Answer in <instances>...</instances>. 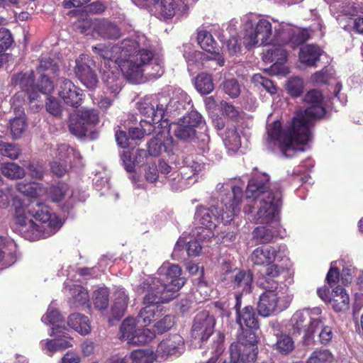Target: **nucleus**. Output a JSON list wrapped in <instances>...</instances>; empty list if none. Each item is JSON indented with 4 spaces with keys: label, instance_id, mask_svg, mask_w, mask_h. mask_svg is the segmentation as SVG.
Segmentation results:
<instances>
[{
    "label": "nucleus",
    "instance_id": "obj_36",
    "mask_svg": "<svg viewBox=\"0 0 363 363\" xmlns=\"http://www.w3.org/2000/svg\"><path fill=\"white\" fill-rule=\"evenodd\" d=\"M120 48L117 46L111 47L110 45H106L102 43L92 47L93 52L99 55L102 59L108 62H114L115 63L116 60L121 59V57H116L113 55L114 52H118Z\"/></svg>",
    "mask_w": 363,
    "mask_h": 363
},
{
    "label": "nucleus",
    "instance_id": "obj_5",
    "mask_svg": "<svg viewBox=\"0 0 363 363\" xmlns=\"http://www.w3.org/2000/svg\"><path fill=\"white\" fill-rule=\"evenodd\" d=\"M181 274L182 269L178 264L164 262L158 269L157 276L149 277L141 283L154 284L150 286L158 289L155 291L173 300L177 297V292L185 284L186 280Z\"/></svg>",
    "mask_w": 363,
    "mask_h": 363
},
{
    "label": "nucleus",
    "instance_id": "obj_13",
    "mask_svg": "<svg viewBox=\"0 0 363 363\" xmlns=\"http://www.w3.org/2000/svg\"><path fill=\"white\" fill-rule=\"evenodd\" d=\"M272 35L271 23L264 18H260L255 24V28L252 26L250 29H246L243 38L244 44L246 48H251L257 43L260 45L270 44Z\"/></svg>",
    "mask_w": 363,
    "mask_h": 363
},
{
    "label": "nucleus",
    "instance_id": "obj_18",
    "mask_svg": "<svg viewBox=\"0 0 363 363\" xmlns=\"http://www.w3.org/2000/svg\"><path fill=\"white\" fill-rule=\"evenodd\" d=\"M303 101L308 104L304 110L303 116L309 121V127L312 125V121L322 118L326 113L323 106V96L322 93L317 89L309 90L304 96Z\"/></svg>",
    "mask_w": 363,
    "mask_h": 363
},
{
    "label": "nucleus",
    "instance_id": "obj_63",
    "mask_svg": "<svg viewBox=\"0 0 363 363\" xmlns=\"http://www.w3.org/2000/svg\"><path fill=\"white\" fill-rule=\"evenodd\" d=\"M253 79L259 83L271 94L277 93V87L269 79L264 77L261 74H255Z\"/></svg>",
    "mask_w": 363,
    "mask_h": 363
},
{
    "label": "nucleus",
    "instance_id": "obj_12",
    "mask_svg": "<svg viewBox=\"0 0 363 363\" xmlns=\"http://www.w3.org/2000/svg\"><path fill=\"white\" fill-rule=\"evenodd\" d=\"M205 122L201 115L196 111H191L180 119L179 123L170 125L169 130L174 135L184 141H189L196 137V128H203Z\"/></svg>",
    "mask_w": 363,
    "mask_h": 363
},
{
    "label": "nucleus",
    "instance_id": "obj_40",
    "mask_svg": "<svg viewBox=\"0 0 363 363\" xmlns=\"http://www.w3.org/2000/svg\"><path fill=\"white\" fill-rule=\"evenodd\" d=\"M68 186L65 183L51 185L47 190L48 197L55 203H58L65 199Z\"/></svg>",
    "mask_w": 363,
    "mask_h": 363
},
{
    "label": "nucleus",
    "instance_id": "obj_35",
    "mask_svg": "<svg viewBox=\"0 0 363 363\" xmlns=\"http://www.w3.org/2000/svg\"><path fill=\"white\" fill-rule=\"evenodd\" d=\"M277 342L272 345L274 350L277 352L286 355L294 350V342L293 339L287 335H277Z\"/></svg>",
    "mask_w": 363,
    "mask_h": 363
},
{
    "label": "nucleus",
    "instance_id": "obj_31",
    "mask_svg": "<svg viewBox=\"0 0 363 363\" xmlns=\"http://www.w3.org/2000/svg\"><path fill=\"white\" fill-rule=\"evenodd\" d=\"M292 26L281 23L278 28L274 29V35L271 39L270 44H277V45L284 46L289 45L291 36Z\"/></svg>",
    "mask_w": 363,
    "mask_h": 363
},
{
    "label": "nucleus",
    "instance_id": "obj_58",
    "mask_svg": "<svg viewBox=\"0 0 363 363\" xmlns=\"http://www.w3.org/2000/svg\"><path fill=\"white\" fill-rule=\"evenodd\" d=\"M220 106L223 113L233 121H238L240 119L239 111L231 104L222 101Z\"/></svg>",
    "mask_w": 363,
    "mask_h": 363
},
{
    "label": "nucleus",
    "instance_id": "obj_2",
    "mask_svg": "<svg viewBox=\"0 0 363 363\" xmlns=\"http://www.w3.org/2000/svg\"><path fill=\"white\" fill-rule=\"evenodd\" d=\"M243 199V190L238 186H232L231 191L221 198V206H212L209 208L199 206L195 213V220L201 225L197 228L198 239L202 240L199 234L204 233L203 239L213 236V230L220 223H230L240 211Z\"/></svg>",
    "mask_w": 363,
    "mask_h": 363
},
{
    "label": "nucleus",
    "instance_id": "obj_39",
    "mask_svg": "<svg viewBox=\"0 0 363 363\" xmlns=\"http://www.w3.org/2000/svg\"><path fill=\"white\" fill-rule=\"evenodd\" d=\"M1 172L5 177L17 179L25 175V170L23 167L14 162H6L1 164Z\"/></svg>",
    "mask_w": 363,
    "mask_h": 363
},
{
    "label": "nucleus",
    "instance_id": "obj_7",
    "mask_svg": "<svg viewBox=\"0 0 363 363\" xmlns=\"http://www.w3.org/2000/svg\"><path fill=\"white\" fill-rule=\"evenodd\" d=\"M150 285L155 284L148 283L143 284L141 283L138 288V291L144 294L143 298L144 307L140 310L138 321L143 324L144 326L149 325L162 315L161 304L172 301L169 298L153 290L155 289L154 287L150 286Z\"/></svg>",
    "mask_w": 363,
    "mask_h": 363
},
{
    "label": "nucleus",
    "instance_id": "obj_29",
    "mask_svg": "<svg viewBox=\"0 0 363 363\" xmlns=\"http://www.w3.org/2000/svg\"><path fill=\"white\" fill-rule=\"evenodd\" d=\"M12 107H13L16 117L10 121L11 133L13 138H18L27 126L26 117L23 109L20 107H14V104Z\"/></svg>",
    "mask_w": 363,
    "mask_h": 363
},
{
    "label": "nucleus",
    "instance_id": "obj_17",
    "mask_svg": "<svg viewBox=\"0 0 363 363\" xmlns=\"http://www.w3.org/2000/svg\"><path fill=\"white\" fill-rule=\"evenodd\" d=\"M290 301H284L273 290L263 292L257 303V312L263 317H268L274 312L282 311L289 306Z\"/></svg>",
    "mask_w": 363,
    "mask_h": 363
},
{
    "label": "nucleus",
    "instance_id": "obj_64",
    "mask_svg": "<svg viewBox=\"0 0 363 363\" xmlns=\"http://www.w3.org/2000/svg\"><path fill=\"white\" fill-rule=\"evenodd\" d=\"M230 55H235L240 52V39L237 36L230 37L225 43Z\"/></svg>",
    "mask_w": 363,
    "mask_h": 363
},
{
    "label": "nucleus",
    "instance_id": "obj_59",
    "mask_svg": "<svg viewBox=\"0 0 363 363\" xmlns=\"http://www.w3.org/2000/svg\"><path fill=\"white\" fill-rule=\"evenodd\" d=\"M153 52L147 49H141L133 57V59L137 61L143 69L147 66L150 61L153 59Z\"/></svg>",
    "mask_w": 363,
    "mask_h": 363
},
{
    "label": "nucleus",
    "instance_id": "obj_55",
    "mask_svg": "<svg viewBox=\"0 0 363 363\" xmlns=\"http://www.w3.org/2000/svg\"><path fill=\"white\" fill-rule=\"evenodd\" d=\"M116 140L118 145L122 148L133 149L137 143H133L130 138L129 134L123 130H118L116 133Z\"/></svg>",
    "mask_w": 363,
    "mask_h": 363
},
{
    "label": "nucleus",
    "instance_id": "obj_37",
    "mask_svg": "<svg viewBox=\"0 0 363 363\" xmlns=\"http://www.w3.org/2000/svg\"><path fill=\"white\" fill-rule=\"evenodd\" d=\"M94 308L103 311L107 308L109 303V290L106 287H101L93 293Z\"/></svg>",
    "mask_w": 363,
    "mask_h": 363
},
{
    "label": "nucleus",
    "instance_id": "obj_6",
    "mask_svg": "<svg viewBox=\"0 0 363 363\" xmlns=\"http://www.w3.org/2000/svg\"><path fill=\"white\" fill-rule=\"evenodd\" d=\"M184 109V104L177 98H170L168 95L158 94L146 97L139 104L142 114L152 117V121H166L167 116H177Z\"/></svg>",
    "mask_w": 363,
    "mask_h": 363
},
{
    "label": "nucleus",
    "instance_id": "obj_26",
    "mask_svg": "<svg viewBox=\"0 0 363 363\" xmlns=\"http://www.w3.org/2000/svg\"><path fill=\"white\" fill-rule=\"evenodd\" d=\"M25 210L28 214L36 220L44 223H49L51 225L52 215L50 208L44 203L33 200L27 205Z\"/></svg>",
    "mask_w": 363,
    "mask_h": 363
},
{
    "label": "nucleus",
    "instance_id": "obj_33",
    "mask_svg": "<svg viewBox=\"0 0 363 363\" xmlns=\"http://www.w3.org/2000/svg\"><path fill=\"white\" fill-rule=\"evenodd\" d=\"M57 157L66 164H72L82 158L80 152L67 144H60L57 147Z\"/></svg>",
    "mask_w": 363,
    "mask_h": 363
},
{
    "label": "nucleus",
    "instance_id": "obj_53",
    "mask_svg": "<svg viewBox=\"0 0 363 363\" xmlns=\"http://www.w3.org/2000/svg\"><path fill=\"white\" fill-rule=\"evenodd\" d=\"M223 90L230 97L237 98L240 94V86L236 79H230L225 81Z\"/></svg>",
    "mask_w": 363,
    "mask_h": 363
},
{
    "label": "nucleus",
    "instance_id": "obj_27",
    "mask_svg": "<svg viewBox=\"0 0 363 363\" xmlns=\"http://www.w3.org/2000/svg\"><path fill=\"white\" fill-rule=\"evenodd\" d=\"M271 47L264 51L262 60L266 63L273 62V66L283 65L287 60L288 53L282 46L270 44Z\"/></svg>",
    "mask_w": 363,
    "mask_h": 363
},
{
    "label": "nucleus",
    "instance_id": "obj_60",
    "mask_svg": "<svg viewBox=\"0 0 363 363\" xmlns=\"http://www.w3.org/2000/svg\"><path fill=\"white\" fill-rule=\"evenodd\" d=\"M174 323L172 317L167 315L155 323V328L158 333L162 334L172 328Z\"/></svg>",
    "mask_w": 363,
    "mask_h": 363
},
{
    "label": "nucleus",
    "instance_id": "obj_23",
    "mask_svg": "<svg viewBox=\"0 0 363 363\" xmlns=\"http://www.w3.org/2000/svg\"><path fill=\"white\" fill-rule=\"evenodd\" d=\"M277 250L271 245H263L255 248L250 257L254 265L269 266L274 264Z\"/></svg>",
    "mask_w": 363,
    "mask_h": 363
},
{
    "label": "nucleus",
    "instance_id": "obj_4",
    "mask_svg": "<svg viewBox=\"0 0 363 363\" xmlns=\"http://www.w3.org/2000/svg\"><path fill=\"white\" fill-rule=\"evenodd\" d=\"M267 134L268 147L278 143L280 151L286 157L290 150L303 152L304 148L297 146L307 144L311 138L309 121L303 116L294 117L290 127L285 130H282L280 121H274L267 126Z\"/></svg>",
    "mask_w": 363,
    "mask_h": 363
},
{
    "label": "nucleus",
    "instance_id": "obj_50",
    "mask_svg": "<svg viewBox=\"0 0 363 363\" xmlns=\"http://www.w3.org/2000/svg\"><path fill=\"white\" fill-rule=\"evenodd\" d=\"M122 80L117 77L113 72L108 74L105 80L107 90L114 95L120 92L122 89Z\"/></svg>",
    "mask_w": 363,
    "mask_h": 363
},
{
    "label": "nucleus",
    "instance_id": "obj_22",
    "mask_svg": "<svg viewBox=\"0 0 363 363\" xmlns=\"http://www.w3.org/2000/svg\"><path fill=\"white\" fill-rule=\"evenodd\" d=\"M116 64L121 70L123 76L130 82L138 83L143 77L144 69L134 59L123 58L116 60Z\"/></svg>",
    "mask_w": 363,
    "mask_h": 363
},
{
    "label": "nucleus",
    "instance_id": "obj_54",
    "mask_svg": "<svg viewBox=\"0 0 363 363\" xmlns=\"http://www.w3.org/2000/svg\"><path fill=\"white\" fill-rule=\"evenodd\" d=\"M257 281L260 287L264 289L265 291H268V290H273L276 291L281 280H276L262 274L258 277Z\"/></svg>",
    "mask_w": 363,
    "mask_h": 363
},
{
    "label": "nucleus",
    "instance_id": "obj_41",
    "mask_svg": "<svg viewBox=\"0 0 363 363\" xmlns=\"http://www.w3.org/2000/svg\"><path fill=\"white\" fill-rule=\"evenodd\" d=\"M135 319L133 318H127L121 323L120 326V338L130 340L133 335L137 332Z\"/></svg>",
    "mask_w": 363,
    "mask_h": 363
},
{
    "label": "nucleus",
    "instance_id": "obj_10",
    "mask_svg": "<svg viewBox=\"0 0 363 363\" xmlns=\"http://www.w3.org/2000/svg\"><path fill=\"white\" fill-rule=\"evenodd\" d=\"M150 11L160 19L168 20L176 16L180 18L188 13L186 0H144Z\"/></svg>",
    "mask_w": 363,
    "mask_h": 363
},
{
    "label": "nucleus",
    "instance_id": "obj_14",
    "mask_svg": "<svg viewBox=\"0 0 363 363\" xmlns=\"http://www.w3.org/2000/svg\"><path fill=\"white\" fill-rule=\"evenodd\" d=\"M26 211L22 207H16L12 228L25 239L34 240L40 236L41 230L32 219L26 216Z\"/></svg>",
    "mask_w": 363,
    "mask_h": 363
},
{
    "label": "nucleus",
    "instance_id": "obj_30",
    "mask_svg": "<svg viewBox=\"0 0 363 363\" xmlns=\"http://www.w3.org/2000/svg\"><path fill=\"white\" fill-rule=\"evenodd\" d=\"M67 323L70 328L82 335H86L91 332L88 317L81 313H76L69 315Z\"/></svg>",
    "mask_w": 363,
    "mask_h": 363
},
{
    "label": "nucleus",
    "instance_id": "obj_34",
    "mask_svg": "<svg viewBox=\"0 0 363 363\" xmlns=\"http://www.w3.org/2000/svg\"><path fill=\"white\" fill-rule=\"evenodd\" d=\"M195 87L201 94H208L214 89L212 75L207 73L199 74L195 79Z\"/></svg>",
    "mask_w": 363,
    "mask_h": 363
},
{
    "label": "nucleus",
    "instance_id": "obj_56",
    "mask_svg": "<svg viewBox=\"0 0 363 363\" xmlns=\"http://www.w3.org/2000/svg\"><path fill=\"white\" fill-rule=\"evenodd\" d=\"M13 43V38L11 31L5 28H0V53L8 50Z\"/></svg>",
    "mask_w": 363,
    "mask_h": 363
},
{
    "label": "nucleus",
    "instance_id": "obj_44",
    "mask_svg": "<svg viewBox=\"0 0 363 363\" xmlns=\"http://www.w3.org/2000/svg\"><path fill=\"white\" fill-rule=\"evenodd\" d=\"M36 71L40 74H45L46 72L51 74H56L59 71V67L51 57H43L40 60Z\"/></svg>",
    "mask_w": 363,
    "mask_h": 363
},
{
    "label": "nucleus",
    "instance_id": "obj_45",
    "mask_svg": "<svg viewBox=\"0 0 363 363\" xmlns=\"http://www.w3.org/2000/svg\"><path fill=\"white\" fill-rule=\"evenodd\" d=\"M286 89L292 97L301 96L303 90V82L301 78L296 77L287 81Z\"/></svg>",
    "mask_w": 363,
    "mask_h": 363
},
{
    "label": "nucleus",
    "instance_id": "obj_8",
    "mask_svg": "<svg viewBox=\"0 0 363 363\" xmlns=\"http://www.w3.org/2000/svg\"><path fill=\"white\" fill-rule=\"evenodd\" d=\"M321 314L322 309L320 307L296 311L291 318L293 334L303 333V343L310 345L315 329L323 323Z\"/></svg>",
    "mask_w": 363,
    "mask_h": 363
},
{
    "label": "nucleus",
    "instance_id": "obj_51",
    "mask_svg": "<svg viewBox=\"0 0 363 363\" xmlns=\"http://www.w3.org/2000/svg\"><path fill=\"white\" fill-rule=\"evenodd\" d=\"M72 344L67 339H53L48 340L45 344V348L50 352L58 350H64L71 347Z\"/></svg>",
    "mask_w": 363,
    "mask_h": 363
},
{
    "label": "nucleus",
    "instance_id": "obj_19",
    "mask_svg": "<svg viewBox=\"0 0 363 363\" xmlns=\"http://www.w3.org/2000/svg\"><path fill=\"white\" fill-rule=\"evenodd\" d=\"M184 338L179 334L169 335L157 347L156 357L166 359L169 357H179L184 350Z\"/></svg>",
    "mask_w": 363,
    "mask_h": 363
},
{
    "label": "nucleus",
    "instance_id": "obj_15",
    "mask_svg": "<svg viewBox=\"0 0 363 363\" xmlns=\"http://www.w3.org/2000/svg\"><path fill=\"white\" fill-rule=\"evenodd\" d=\"M215 325L216 319L209 311L204 310L199 312L194 318L191 330L192 338L204 342L213 334Z\"/></svg>",
    "mask_w": 363,
    "mask_h": 363
},
{
    "label": "nucleus",
    "instance_id": "obj_57",
    "mask_svg": "<svg viewBox=\"0 0 363 363\" xmlns=\"http://www.w3.org/2000/svg\"><path fill=\"white\" fill-rule=\"evenodd\" d=\"M45 108L53 116L60 117L62 115V106L59 101L53 96H50L47 99Z\"/></svg>",
    "mask_w": 363,
    "mask_h": 363
},
{
    "label": "nucleus",
    "instance_id": "obj_9",
    "mask_svg": "<svg viewBox=\"0 0 363 363\" xmlns=\"http://www.w3.org/2000/svg\"><path fill=\"white\" fill-rule=\"evenodd\" d=\"M220 281L225 287L232 289H242V292L250 293L252 289L253 275L248 270L233 268L231 262L224 261L221 263Z\"/></svg>",
    "mask_w": 363,
    "mask_h": 363
},
{
    "label": "nucleus",
    "instance_id": "obj_16",
    "mask_svg": "<svg viewBox=\"0 0 363 363\" xmlns=\"http://www.w3.org/2000/svg\"><path fill=\"white\" fill-rule=\"evenodd\" d=\"M74 71L77 77L88 89H94L98 84V77L94 69V62L86 55L82 54L76 60Z\"/></svg>",
    "mask_w": 363,
    "mask_h": 363
},
{
    "label": "nucleus",
    "instance_id": "obj_3",
    "mask_svg": "<svg viewBox=\"0 0 363 363\" xmlns=\"http://www.w3.org/2000/svg\"><path fill=\"white\" fill-rule=\"evenodd\" d=\"M235 323L239 325L237 341L230 347L232 363H253L257 358V330L259 322L255 309L248 305L235 313Z\"/></svg>",
    "mask_w": 363,
    "mask_h": 363
},
{
    "label": "nucleus",
    "instance_id": "obj_11",
    "mask_svg": "<svg viewBox=\"0 0 363 363\" xmlns=\"http://www.w3.org/2000/svg\"><path fill=\"white\" fill-rule=\"evenodd\" d=\"M99 122V113L93 108L79 110L69 118L68 128L69 132L77 137L83 138L87 132L94 128Z\"/></svg>",
    "mask_w": 363,
    "mask_h": 363
},
{
    "label": "nucleus",
    "instance_id": "obj_62",
    "mask_svg": "<svg viewBox=\"0 0 363 363\" xmlns=\"http://www.w3.org/2000/svg\"><path fill=\"white\" fill-rule=\"evenodd\" d=\"M149 330L145 329H138L137 332L133 335L130 340L129 341V344L140 345H145L149 341V336L146 334V333H149Z\"/></svg>",
    "mask_w": 363,
    "mask_h": 363
},
{
    "label": "nucleus",
    "instance_id": "obj_61",
    "mask_svg": "<svg viewBox=\"0 0 363 363\" xmlns=\"http://www.w3.org/2000/svg\"><path fill=\"white\" fill-rule=\"evenodd\" d=\"M95 20L84 19L82 21H79L77 28L82 34L91 35L95 36L94 33Z\"/></svg>",
    "mask_w": 363,
    "mask_h": 363
},
{
    "label": "nucleus",
    "instance_id": "obj_38",
    "mask_svg": "<svg viewBox=\"0 0 363 363\" xmlns=\"http://www.w3.org/2000/svg\"><path fill=\"white\" fill-rule=\"evenodd\" d=\"M197 42L201 48L206 52L214 51L218 45L211 33L206 30L198 32Z\"/></svg>",
    "mask_w": 363,
    "mask_h": 363
},
{
    "label": "nucleus",
    "instance_id": "obj_24",
    "mask_svg": "<svg viewBox=\"0 0 363 363\" xmlns=\"http://www.w3.org/2000/svg\"><path fill=\"white\" fill-rule=\"evenodd\" d=\"M94 33L104 39L117 40L121 36L118 26L106 19L95 20Z\"/></svg>",
    "mask_w": 363,
    "mask_h": 363
},
{
    "label": "nucleus",
    "instance_id": "obj_43",
    "mask_svg": "<svg viewBox=\"0 0 363 363\" xmlns=\"http://www.w3.org/2000/svg\"><path fill=\"white\" fill-rule=\"evenodd\" d=\"M16 189L22 194L31 198L37 197L41 191L40 184L36 182H19L16 185Z\"/></svg>",
    "mask_w": 363,
    "mask_h": 363
},
{
    "label": "nucleus",
    "instance_id": "obj_46",
    "mask_svg": "<svg viewBox=\"0 0 363 363\" xmlns=\"http://www.w3.org/2000/svg\"><path fill=\"white\" fill-rule=\"evenodd\" d=\"M53 82L47 74H40V77L35 84V91L40 92L45 95H50L54 91Z\"/></svg>",
    "mask_w": 363,
    "mask_h": 363
},
{
    "label": "nucleus",
    "instance_id": "obj_49",
    "mask_svg": "<svg viewBox=\"0 0 363 363\" xmlns=\"http://www.w3.org/2000/svg\"><path fill=\"white\" fill-rule=\"evenodd\" d=\"M162 133L159 131L155 137L147 143V152L152 157H157L162 151Z\"/></svg>",
    "mask_w": 363,
    "mask_h": 363
},
{
    "label": "nucleus",
    "instance_id": "obj_20",
    "mask_svg": "<svg viewBox=\"0 0 363 363\" xmlns=\"http://www.w3.org/2000/svg\"><path fill=\"white\" fill-rule=\"evenodd\" d=\"M58 95L64 103L73 108H78L82 102V91L70 79L61 78L58 82Z\"/></svg>",
    "mask_w": 363,
    "mask_h": 363
},
{
    "label": "nucleus",
    "instance_id": "obj_42",
    "mask_svg": "<svg viewBox=\"0 0 363 363\" xmlns=\"http://www.w3.org/2000/svg\"><path fill=\"white\" fill-rule=\"evenodd\" d=\"M309 38V33L307 29L292 26L291 36L289 41L291 48L294 49L303 44Z\"/></svg>",
    "mask_w": 363,
    "mask_h": 363
},
{
    "label": "nucleus",
    "instance_id": "obj_21",
    "mask_svg": "<svg viewBox=\"0 0 363 363\" xmlns=\"http://www.w3.org/2000/svg\"><path fill=\"white\" fill-rule=\"evenodd\" d=\"M11 84L27 92L30 101L36 100L39 96L35 91V75L33 70L14 74L11 78Z\"/></svg>",
    "mask_w": 363,
    "mask_h": 363
},
{
    "label": "nucleus",
    "instance_id": "obj_48",
    "mask_svg": "<svg viewBox=\"0 0 363 363\" xmlns=\"http://www.w3.org/2000/svg\"><path fill=\"white\" fill-rule=\"evenodd\" d=\"M21 154L20 148L11 143L0 140V155L11 160H16Z\"/></svg>",
    "mask_w": 363,
    "mask_h": 363
},
{
    "label": "nucleus",
    "instance_id": "obj_28",
    "mask_svg": "<svg viewBox=\"0 0 363 363\" xmlns=\"http://www.w3.org/2000/svg\"><path fill=\"white\" fill-rule=\"evenodd\" d=\"M322 51L318 46L306 45L300 49L298 57L301 63L308 67H316L320 60Z\"/></svg>",
    "mask_w": 363,
    "mask_h": 363
},
{
    "label": "nucleus",
    "instance_id": "obj_52",
    "mask_svg": "<svg viewBox=\"0 0 363 363\" xmlns=\"http://www.w3.org/2000/svg\"><path fill=\"white\" fill-rule=\"evenodd\" d=\"M73 303L76 307L84 306L89 301V294L87 291L82 286H77L73 290L72 293Z\"/></svg>",
    "mask_w": 363,
    "mask_h": 363
},
{
    "label": "nucleus",
    "instance_id": "obj_32",
    "mask_svg": "<svg viewBox=\"0 0 363 363\" xmlns=\"http://www.w3.org/2000/svg\"><path fill=\"white\" fill-rule=\"evenodd\" d=\"M116 298L111 307V315L115 319L119 320L124 315L128 303L129 298L124 291H118L116 293Z\"/></svg>",
    "mask_w": 363,
    "mask_h": 363
},
{
    "label": "nucleus",
    "instance_id": "obj_25",
    "mask_svg": "<svg viewBox=\"0 0 363 363\" xmlns=\"http://www.w3.org/2000/svg\"><path fill=\"white\" fill-rule=\"evenodd\" d=\"M329 303L335 312H345L350 308V297L345 288L337 286L330 294Z\"/></svg>",
    "mask_w": 363,
    "mask_h": 363
},
{
    "label": "nucleus",
    "instance_id": "obj_47",
    "mask_svg": "<svg viewBox=\"0 0 363 363\" xmlns=\"http://www.w3.org/2000/svg\"><path fill=\"white\" fill-rule=\"evenodd\" d=\"M333 355L328 350H315L312 352L307 363H332Z\"/></svg>",
    "mask_w": 363,
    "mask_h": 363
},
{
    "label": "nucleus",
    "instance_id": "obj_1",
    "mask_svg": "<svg viewBox=\"0 0 363 363\" xmlns=\"http://www.w3.org/2000/svg\"><path fill=\"white\" fill-rule=\"evenodd\" d=\"M269 177L267 174H256L248 182L246 199L248 201L244 211L252 213L255 207L257 211L252 220L258 226L253 230L254 238L262 244L270 242L277 234L278 223L275 214L281 205V193L276 190H267Z\"/></svg>",
    "mask_w": 363,
    "mask_h": 363
}]
</instances>
